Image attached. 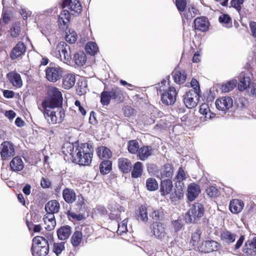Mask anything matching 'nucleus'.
I'll return each instance as SVG.
<instances>
[{
  "mask_svg": "<svg viewBox=\"0 0 256 256\" xmlns=\"http://www.w3.org/2000/svg\"><path fill=\"white\" fill-rule=\"evenodd\" d=\"M176 4L179 11L183 12L186 8V0H176Z\"/></svg>",
  "mask_w": 256,
  "mask_h": 256,
  "instance_id": "obj_60",
  "label": "nucleus"
},
{
  "mask_svg": "<svg viewBox=\"0 0 256 256\" xmlns=\"http://www.w3.org/2000/svg\"><path fill=\"white\" fill-rule=\"evenodd\" d=\"M76 64L78 66H83L86 62V55L84 52L80 51L74 56Z\"/></svg>",
  "mask_w": 256,
  "mask_h": 256,
  "instance_id": "obj_40",
  "label": "nucleus"
},
{
  "mask_svg": "<svg viewBox=\"0 0 256 256\" xmlns=\"http://www.w3.org/2000/svg\"><path fill=\"white\" fill-rule=\"evenodd\" d=\"M168 84L166 80L162 82L160 86V92H161V100L164 104L166 105L173 104L176 100L177 92L173 86H169L168 89H162L163 86ZM160 85V84H158Z\"/></svg>",
  "mask_w": 256,
  "mask_h": 256,
  "instance_id": "obj_6",
  "label": "nucleus"
},
{
  "mask_svg": "<svg viewBox=\"0 0 256 256\" xmlns=\"http://www.w3.org/2000/svg\"><path fill=\"white\" fill-rule=\"evenodd\" d=\"M233 100L229 96H224L217 99L216 101V108L220 110H226L232 106Z\"/></svg>",
  "mask_w": 256,
  "mask_h": 256,
  "instance_id": "obj_12",
  "label": "nucleus"
},
{
  "mask_svg": "<svg viewBox=\"0 0 256 256\" xmlns=\"http://www.w3.org/2000/svg\"><path fill=\"white\" fill-rule=\"evenodd\" d=\"M152 151L150 146H143L139 149L137 156L141 160H144L152 154Z\"/></svg>",
  "mask_w": 256,
  "mask_h": 256,
  "instance_id": "obj_25",
  "label": "nucleus"
},
{
  "mask_svg": "<svg viewBox=\"0 0 256 256\" xmlns=\"http://www.w3.org/2000/svg\"><path fill=\"white\" fill-rule=\"evenodd\" d=\"M50 97L45 98L42 106L44 109V115L50 118L52 124H60L65 117V111L61 106L62 102L61 92L56 88L48 90Z\"/></svg>",
  "mask_w": 256,
  "mask_h": 256,
  "instance_id": "obj_1",
  "label": "nucleus"
},
{
  "mask_svg": "<svg viewBox=\"0 0 256 256\" xmlns=\"http://www.w3.org/2000/svg\"><path fill=\"white\" fill-rule=\"evenodd\" d=\"M26 46L23 42H19L13 48L10 52V58L14 60L22 55L26 51Z\"/></svg>",
  "mask_w": 256,
  "mask_h": 256,
  "instance_id": "obj_21",
  "label": "nucleus"
},
{
  "mask_svg": "<svg viewBox=\"0 0 256 256\" xmlns=\"http://www.w3.org/2000/svg\"><path fill=\"white\" fill-rule=\"evenodd\" d=\"M200 192V188L198 184L193 183L188 187L186 196L190 201H192L198 196Z\"/></svg>",
  "mask_w": 256,
  "mask_h": 256,
  "instance_id": "obj_16",
  "label": "nucleus"
},
{
  "mask_svg": "<svg viewBox=\"0 0 256 256\" xmlns=\"http://www.w3.org/2000/svg\"><path fill=\"white\" fill-rule=\"evenodd\" d=\"M86 52L90 55H94L98 51V48L94 42H88L85 47Z\"/></svg>",
  "mask_w": 256,
  "mask_h": 256,
  "instance_id": "obj_48",
  "label": "nucleus"
},
{
  "mask_svg": "<svg viewBox=\"0 0 256 256\" xmlns=\"http://www.w3.org/2000/svg\"><path fill=\"white\" fill-rule=\"evenodd\" d=\"M20 26L18 22L14 23L11 28V36L12 37H17L20 33Z\"/></svg>",
  "mask_w": 256,
  "mask_h": 256,
  "instance_id": "obj_56",
  "label": "nucleus"
},
{
  "mask_svg": "<svg viewBox=\"0 0 256 256\" xmlns=\"http://www.w3.org/2000/svg\"><path fill=\"white\" fill-rule=\"evenodd\" d=\"M62 197L66 202L68 204H72L76 200V194L74 190L68 188L63 190Z\"/></svg>",
  "mask_w": 256,
  "mask_h": 256,
  "instance_id": "obj_28",
  "label": "nucleus"
},
{
  "mask_svg": "<svg viewBox=\"0 0 256 256\" xmlns=\"http://www.w3.org/2000/svg\"><path fill=\"white\" fill-rule=\"evenodd\" d=\"M64 242H54L53 244L52 250L57 256L60 254L64 250Z\"/></svg>",
  "mask_w": 256,
  "mask_h": 256,
  "instance_id": "obj_52",
  "label": "nucleus"
},
{
  "mask_svg": "<svg viewBox=\"0 0 256 256\" xmlns=\"http://www.w3.org/2000/svg\"><path fill=\"white\" fill-rule=\"evenodd\" d=\"M124 114L126 116H130L134 114V110L129 106H126L124 108Z\"/></svg>",
  "mask_w": 256,
  "mask_h": 256,
  "instance_id": "obj_63",
  "label": "nucleus"
},
{
  "mask_svg": "<svg viewBox=\"0 0 256 256\" xmlns=\"http://www.w3.org/2000/svg\"><path fill=\"white\" fill-rule=\"evenodd\" d=\"M46 225L45 228L50 231L54 229L56 225L54 216L52 214H46L43 218Z\"/></svg>",
  "mask_w": 256,
  "mask_h": 256,
  "instance_id": "obj_24",
  "label": "nucleus"
},
{
  "mask_svg": "<svg viewBox=\"0 0 256 256\" xmlns=\"http://www.w3.org/2000/svg\"><path fill=\"white\" fill-rule=\"evenodd\" d=\"M60 204L56 200H51L48 201L45 205V210L46 214H52L54 215L59 212L60 210Z\"/></svg>",
  "mask_w": 256,
  "mask_h": 256,
  "instance_id": "obj_18",
  "label": "nucleus"
},
{
  "mask_svg": "<svg viewBox=\"0 0 256 256\" xmlns=\"http://www.w3.org/2000/svg\"><path fill=\"white\" fill-rule=\"evenodd\" d=\"M146 186L148 190L154 191L158 189V184L154 178H148L146 182Z\"/></svg>",
  "mask_w": 256,
  "mask_h": 256,
  "instance_id": "obj_51",
  "label": "nucleus"
},
{
  "mask_svg": "<svg viewBox=\"0 0 256 256\" xmlns=\"http://www.w3.org/2000/svg\"><path fill=\"white\" fill-rule=\"evenodd\" d=\"M82 233L80 231H76L71 238V242L74 246H78L81 242Z\"/></svg>",
  "mask_w": 256,
  "mask_h": 256,
  "instance_id": "obj_47",
  "label": "nucleus"
},
{
  "mask_svg": "<svg viewBox=\"0 0 256 256\" xmlns=\"http://www.w3.org/2000/svg\"><path fill=\"white\" fill-rule=\"evenodd\" d=\"M93 153L92 145L88 143L82 144L77 147L74 162L80 165L88 166L92 162Z\"/></svg>",
  "mask_w": 256,
  "mask_h": 256,
  "instance_id": "obj_3",
  "label": "nucleus"
},
{
  "mask_svg": "<svg viewBox=\"0 0 256 256\" xmlns=\"http://www.w3.org/2000/svg\"><path fill=\"white\" fill-rule=\"evenodd\" d=\"M201 234L202 232L200 229H197L195 232L192 234V242L194 246H196L198 244Z\"/></svg>",
  "mask_w": 256,
  "mask_h": 256,
  "instance_id": "obj_55",
  "label": "nucleus"
},
{
  "mask_svg": "<svg viewBox=\"0 0 256 256\" xmlns=\"http://www.w3.org/2000/svg\"><path fill=\"white\" fill-rule=\"evenodd\" d=\"M77 38L78 36L76 32L74 30H69L68 32H66L64 38L67 42L70 44H73L76 42Z\"/></svg>",
  "mask_w": 256,
  "mask_h": 256,
  "instance_id": "obj_49",
  "label": "nucleus"
},
{
  "mask_svg": "<svg viewBox=\"0 0 256 256\" xmlns=\"http://www.w3.org/2000/svg\"><path fill=\"white\" fill-rule=\"evenodd\" d=\"M32 250L34 256H46L48 253L49 247H32Z\"/></svg>",
  "mask_w": 256,
  "mask_h": 256,
  "instance_id": "obj_41",
  "label": "nucleus"
},
{
  "mask_svg": "<svg viewBox=\"0 0 256 256\" xmlns=\"http://www.w3.org/2000/svg\"><path fill=\"white\" fill-rule=\"evenodd\" d=\"M220 22L226 28L232 26V21L230 17L227 14H222L218 18Z\"/></svg>",
  "mask_w": 256,
  "mask_h": 256,
  "instance_id": "obj_45",
  "label": "nucleus"
},
{
  "mask_svg": "<svg viewBox=\"0 0 256 256\" xmlns=\"http://www.w3.org/2000/svg\"><path fill=\"white\" fill-rule=\"evenodd\" d=\"M220 238L223 244L230 246L234 250H236L240 248L245 238L244 236L240 235L238 237L236 232L226 229L220 231Z\"/></svg>",
  "mask_w": 256,
  "mask_h": 256,
  "instance_id": "obj_2",
  "label": "nucleus"
},
{
  "mask_svg": "<svg viewBox=\"0 0 256 256\" xmlns=\"http://www.w3.org/2000/svg\"><path fill=\"white\" fill-rule=\"evenodd\" d=\"M70 13L67 10H63L58 16V22L60 26L64 28V26H67L70 21Z\"/></svg>",
  "mask_w": 256,
  "mask_h": 256,
  "instance_id": "obj_29",
  "label": "nucleus"
},
{
  "mask_svg": "<svg viewBox=\"0 0 256 256\" xmlns=\"http://www.w3.org/2000/svg\"><path fill=\"white\" fill-rule=\"evenodd\" d=\"M244 206L243 201L238 199H233L230 201L229 209L232 214H237L242 211Z\"/></svg>",
  "mask_w": 256,
  "mask_h": 256,
  "instance_id": "obj_17",
  "label": "nucleus"
},
{
  "mask_svg": "<svg viewBox=\"0 0 256 256\" xmlns=\"http://www.w3.org/2000/svg\"><path fill=\"white\" fill-rule=\"evenodd\" d=\"M52 236L49 234L46 238L41 236H37L34 237L32 240V247H49V242L52 240Z\"/></svg>",
  "mask_w": 256,
  "mask_h": 256,
  "instance_id": "obj_15",
  "label": "nucleus"
},
{
  "mask_svg": "<svg viewBox=\"0 0 256 256\" xmlns=\"http://www.w3.org/2000/svg\"><path fill=\"white\" fill-rule=\"evenodd\" d=\"M10 168L13 171H20L24 168V163L19 156L14 157L10 162Z\"/></svg>",
  "mask_w": 256,
  "mask_h": 256,
  "instance_id": "obj_27",
  "label": "nucleus"
},
{
  "mask_svg": "<svg viewBox=\"0 0 256 256\" xmlns=\"http://www.w3.org/2000/svg\"><path fill=\"white\" fill-rule=\"evenodd\" d=\"M244 2L242 0H231V5L232 6L235 8L236 10L240 12L242 8V4H243Z\"/></svg>",
  "mask_w": 256,
  "mask_h": 256,
  "instance_id": "obj_57",
  "label": "nucleus"
},
{
  "mask_svg": "<svg viewBox=\"0 0 256 256\" xmlns=\"http://www.w3.org/2000/svg\"><path fill=\"white\" fill-rule=\"evenodd\" d=\"M62 8H68L71 14H79L82 10V6L79 0H64Z\"/></svg>",
  "mask_w": 256,
  "mask_h": 256,
  "instance_id": "obj_10",
  "label": "nucleus"
},
{
  "mask_svg": "<svg viewBox=\"0 0 256 256\" xmlns=\"http://www.w3.org/2000/svg\"><path fill=\"white\" fill-rule=\"evenodd\" d=\"M7 77L13 86L20 88L22 86V82L20 74L12 72L7 74Z\"/></svg>",
  "mask_w": 256,
  "mask_h": 256,
  "instance_id": "obj_23",
  "label": "nucleus"
},
{
  "mask_svg": "<svg viewBox=\"0 0 256 256\" xmlns=\"http://www.w3.org/2000/svg\"><path fill=\"white\" fill-rule=\"evenodd\" d=\"M173 77L175 82L180 84L186 81V74L184 71L175 70L174 72Z\"/></svg>",
  "mask_w": 256,
  "mask_h": 256,
  "instance_id": "obj_37",
  "label": "nucleus"
},
{
  "mask_svg": "<svg viewBox=\"0 0 256 256\" xmlns=\"http://www.w3.org/2000/svg\"><path fill=\"white\" fill-rule=\"evenodd\" d=\"M176 188L174 193L170 194V198L172 202L180 200L184 196L183 188Z\"/></svg>",
  "mask_w": 256,
  "mask_h": 256,
  "instance_id": "obj_42",
  "label": "nucleus"
},
{
  "mask_svg": "<svg viewBox=\"0 0 256 256\" xmlns=\"http://www.w3.org/2000/svg\"><path fill=\"white\" fill-rule=\"evenodd\" d=\"M204 214V208L202 204L196 202L192 204L186 215L187 223H196L200 220Z\"/></svg>",
  "mask_w": 256,
  "mask_h": 256,
  "instance_id": "obj_5",
  "label": "nucleus"
},
{
  "mask_svg": "<svg viewBox=\"0 0 256 256\" xmlns=\"http://www.w3.org/2000/svg\"><path fill=\"white\" fill-rule=\"evenodd\" d=\"M244 252L250 255L256 254V236L246 243Z\"/></svg>",
  "mask_w": 256,
  "mask_h": 256,
  "instance_id": "obj_32",
  "label": "nucleus"
},
{
  "mask_svg": "<svg viewBox=\"0 0 256 256\" xmlns=\"http://www.w3.org/2000/svg\"><path fill=\"white\" fill-rule=\"evenodd\" d=\"M72 232L71 228L68 226L60 227L57 231L58 238L60 240L68 238Z\"/></svg>",
  "mask_w": 256,
  "mask_h": 256,
  "instance_id": "obj_33",
  "label": "nucleus"
},
{
  "mask_svg": "<svg viewBox=\"0 0 256 256\" xmlns=\"http://www.w3.org/2000/svg\"><path fill=\"white\" fill-rule=\"evenodd\" d=\"M62 74V69L58 66H50L46 70V78L50 82H56L61 78Z\"/></svg>",
  "mask_w": 256,
  "mask_h": 256,
  "instance_id": "obj_7",
  "label": "nucleus"
},
{
  "mask_svg": "<svg viewBox=\"0 0 256 256\" xmlns=\"http://www.w3.org/2000/svg\"><path fill=\"white\" fill-rule=\"evenodd\" d=\"M110 92L104 91L101 94L100 102L102 104L107 106L110 104L111 97H110Z\"/></svg>",
  "mask_w": 256,
  "mask_h": 256,
  "instance_id": "obj_53",
  "label": "nucleus"
},
{
  "mask_svg": "<svg viewBox=\"0 0 256 256\" xmlns=\"http://www.w3.org/2000/svg\"><path fill=\"white\" fill-rule=\"evenodd\" d=\"M186 179V176L184 171L182 168H179L177 174L174 180L176 181L175 184L176 188H184V184L183 180Z\"/></svg>",
  "mask_w": 256,
  "mask_h": 256,
  "instance_id": "obj_30",
  "label": "nucleus"
},
{
  "mask_svg": "<svg viewBox=\"0 0 256 256\" xmlns=\"http://www.w3.org/2000/svg\"><path fill=\"white\" fill-rule=\"evenodd\" d=\"M127 222L128 220L125 219L118 224L117 232L118 234L122 235L128 231Z\"/></svg>",
  "mask_w": 256,
  "mask_h": 256,
  "instance_id": "obj_54",
  "label": "nucleus"
},
{
  "mask_svg": "<svg viewBox=\"0 0 256 256\" xmlns=\"http://www.w3.org/2000/svg\"><path fill=\"white\" fill-rule=\"evenodd\" d=\"M52 54L60 59L64 63L70 62L72 55L70 46L64 42H60L53 48L51 52Z\"/></svg>",
  "mask_w": 256,
  "mask_h": 256,
  "instance_id": "obj_4",
  "label": "nucleus"
},
{
  "mask_svg": "<svg viewBox=\"0 0 256 256\" xmlns=\"http://www.w3.org/2000/svg\"><path fill=\"white\" fill-rule=\"evenodd\" d=\"M194 27L196 30L205 32L208 28L209 23L208 18L204 16L197 18L194 21Z\"/></svg>",
  "mask_w": 256,
  "mask_h": 256,
  "instance_id": "obj_19",
  "label": "nucleus"
},
{
  "mask_svg": "<svg viewBox=\"0 0 256 256\" xmlns=\"http://www.w3.org/2000/svg\"><path fill=\"white\" fill-rule=\"evenodd\" d=\"M221 245L218 242L210 240H206L202 243L200 246L201 251L204 252H216L220 249Z\"/></svg>",
  "mask_w": 256,
  "mask_h": 256,
  "instance_id": "obj_13",
  "label": "nucleus"
},
{
  "mask_svg": "<svg viewBox=\"0 0 256 256\" xmlns=\"http://www.w3.org/2000/svg\"><path fill=\"white\" fill-rule=\"evenodd\" d=\"M78 146L73 144H66L63 147V152L66 155L69 154L72 156L74 160H75V156H76V150Z\"/></svg>",
  "mask_w": 256,
  "mask_h": 256,
  "instance_id": "obj_34",
  "label": "nucleus"
},
{
  "mask_svg": "<svg viewBox=\"0 0 256 256\" xmlns=\"http://www.w3.org/2000/svg\"><path fill=\"white\" fill-rule=\"evenodd\" d=\"M112 100L121 102L123 98V93L122 90L118 87H114L109 91Z\"/></svg>",
  "mask_w": 256,
  "mask_h": 256,
  "instance_id": "obj_36",
  "label": "nucleus"
},
{
  "mask_svg": "<svg viewBox=\"0 0 256 256\" xmlns=\"http://www.w3.org/2000/svg\"><path fill=\"white\" fill-rule=\"evenodd\" d=\"M206 192L210 196L214 197L217 196L218 191L216 187L210 186L206 190Z\"/></svg>",
  "mask_w": 256,
  "mask_h": 256,
  "instance_id": "obj_58",
  "label": "nucleus"
},
{
  "mask_svg": "<svg viewBox=\"0 0 256 256\" xmlns=\"http://www.w3.org/2000/svg\"><path fill=\"white\" fill-rule=\"evenodd\" d=\"M1 157L2 160H6L13 156L15 154L14 144L10 142H4L1 144Z\"/></svg>",
  "mask_w": 256,
  "mask_h": 256,
  "instance_id": "obj_11",
  "label": "nucleus"
},
{
  "mask_svg": "<svg viewBox=\"0 0 256 256\" xmlns=\"http://www.w3.org/2000/svg\"><path fill=\"white\" fill-rule=\"evenodd\" d=\"M173 188V184L170 180H162L160 184V192L162 196H166L170 194Z\"/></svg>",
  "mask_w": 256,
  "mask_h": 256,
  "instance_id": "obj_20",
  "label": "nucleus"
},
{
  "mask_svg": "<svg viewBox=\"0 0 256 256\" xmlns=\"http://www.w3.org/2000/svg\"><path fill=\"white\" fill-rule=\"evenodd\" d=\"M3 95L6 98H11L14 96V92L12 90H4L3 91Z\"/></svg>",
  "mask_w": 256,
  "mask_h": 256,
  "instance_id": "obj_64",
  "label": "nucleus"
},
{
  "mask_svg": "<svg viewBox=\"0 0 256 256\" xmlns=\"http://www.w3.org/2000/svg\"><path fill=\"white\" fill-rule=\"evenodd\" d=\"M199 98V94L194 90H190L184 96V102L188 108H192L197 106Z\"/></svg>",
  "mask_w": 256,
  "mask_h": 256,
  "instance_id": "obj_8",
  "label": "nucleus"
},
{
  "mask_svg": "<svg viewBox=\"0 0 256 256\" xmlns=\"http://www.w3.org/2000/svg\"><path fill=\"white\" fill-rule=\"evenodd\" d=\"M136 218L138 220L146 222L148 220V212L146 206H142L136 212Z\"/></svg>",
  "mask_w": 256,
  "mask_h": 256,
  "instance_id": "obj_35",
  "label": "nucleus"
},
{
  "mask_svg": "<svg viewBox=\"0 0 256 256\" xmlns=\"http://www.w3.org/2000/svg\"><path fill=\"white\" fill-rule=\"evenodd\" d=\"M198 14V10L194 7H188L186 10L184 16L188 20L195 17Z\"/></svg>",
  "mask_w": 256,
  "mask_h": 256,
  "instance_id": "obj_50",
  "label": "nucleus"
},
{
  "mask_svg": "<svg viewBox=\"0 0 256 256\" xmlns=\"http://www.w3.org/2000/svg\"><path fill=\"white\" fill-rule=\"evenodd\" d=\"M236 84L237 80H230L222 84L220 89L224 92H228L232 90L236 86Z\"/></svg>",
  "mask_w": 256,
  "mask_h": 256,
  "instance_id": "obj_44",
  "label": "nucleus"
},
{
  "mask_svg": "<svg viewBox=\"0 0 256 256\" xmlns=\"http://www.w3.org/2000/svg\"><path fill=\"white\" fill-rule=\"evenodd\" d=\"M118 167L124 173L128 172L132 168L130 161L126 158H120L118 160Z\"/></svg>",
  "mask_w": 256,
  "mask_h": 256,
  "instance_id": "obj_31",
  "label": "nucleus"
},
{
  "mask_svg": "<svg viewBox=\"0 0 256 256\" xmlns=\"http://www.w3.org/2000/svg\"><path fill=\"white\" fill-rule=\"evenodd\" d=\"M143 172V164L142 162H138L135 163L132 172V176L138 178L142 175Z\"/></svg>",
  "mask_w": 256,
  "mask_h": 256,
  "instance_id": "obj_39",
  "label": "nucleus"
},
{
  "mask_svg": "<svg viewBox=\"0 0 256 256\" xmlns=\"http://www.w3.org/2000/svg\"><path fill=\"white\" fill-rule=\"evenodd\" d=\"M252 75L248 70H245L240 73L239 76L240 82L238 89L240 91H244L250 86Z\"/></svg>",
  "mask_w": 256,
  "mask_h": 256,
  "instance_id": "obj_9",
  "label": "nucleus"
},
{
  "mask_svg": "<svg viewBox=\"0 0 256 256\" xmlns=\"http://www.w3.org/2000/svg\"><path fill=\"white\" fill-rule=\"evenodd\" d=\"M210 110L208 106L206 104H204L200 106L199 112L203 115H206L208 114Z\"/></svg>",
  "mask_w": 256,
  "mask_h": 256,
  "instance_id": "obj_62",
  "label": "nucleus"
},
{
  "mask_svg": "<svg viewBox=\"0 0 256 256\" xmlns=\"http://www.w3.org/2000/svg\"><path fill=\"white\" fill-rule=\"evenodd\" d=\"M62 81V84L64 88L68 90L72 88L75 84V76L72 74H66L64 76Z\"/></svg>",
  "mask_w": 256,
  "mask_h": 256,
  "instance_id": "obj_26",
  "label": "nucleus"
},
{
  "mask_svg": "<svg viewBox=\"0 0 256 256\" xmlns=\"http://www.w3.org/2000/svg\"><path fill=\"white\" fill-rule=\"evenodd\" d=\"M96 154L100 158H109L112 156L110 149L105 146H100L96 149Z\"/></svg>",
  "mask_w": 256,
  "mask_h": 256,
  "instance_id": "obj_38",
  "label": "nucleus"
},
{
  "mask_svg": "<svg viewBox=\"0 0 256 256\" xmlns=\"http://www.w3.org/2000/svg\"><path fill=\"white\" fill-rule=\"evenodd\" d=\"M172 174V167L169 164H166L157 172L156 176L158 178L162 179L165 178H171Z\"/></svg>",
  "mask_w": 256,
  "mask_h": 256,
  "instance_id": "obj_22",
  "label": "nucleus"
},
{
  "mask_svg": "<svg viewBox=\"0 0 256 256\" xmlns=\"http://www.w3.org/2000/svg\"><path fill=\"white\" fill-rule=\"evenodd\" d=\"M140 146L138 142L136 140H130L128 144V152L132 154H138Z\"/></svg>",
  "mask_w": 256,
  "mask_h": 256,
  "instance_id": "obj_46",
  "label": "nucleus"
},
{
  "mask_svg": "<svg viewBox=\"0 0 256 256\" xmlns=\"http://www.w3.org/2000/svg\"><path fill=\"white\" fill-rule=\"evenodd\" d=\"M153 234L156 238L162 239L166 234V230L162 224L158 222H154L150 226Z\"/></svg>",
  "mask_w": 256,
  "mask_h": 256,
  "instance_id": "obj_14",
  "label": "nucleus"
},
{
  "mask_svg": "<svg viewBox=\"0 0 256 256\" xmlns=\"http://www.w3.org/2000/svg\"><path fill=\"white\" fill-rule=\"evenodd\" d=\"M190 86L192 88V90H194V91H196L197 93L199 94L200 92V88L198 82L194 78H192L190 82Z\"/></svg>",
  "mask_w": 256,
  "mask_h": 256,
  "instance_id": "obj_61",
  "label": "nucleus"
},
{
  "mask_svg": "<svg viewBox=\"0 0 256 256\" xmlns=\"http://www.w3.org/2000/svg\"><path fill=\"white\" fill-rule=\"evenodd\" d=\"M172 226L176 232L180 230L183 227V223L182 220H176L172 222Z\"/></svg>",
  "mask_w": 256,
  "mask_h": 256,
  "instance_id": "obj_59",
  "label": "nucleus"
},
{
  "mask_svg": "<svg viewBox=\"0 0 256 256\" xmlns=\"http://www.w3.org/2000/svg\"><path fill=\"white\" fill-rule=\"evenodd\" d=\"M112 162L109 160H104L100 166V171L102 174H108L112 168Z\"/></svg>",
  "mask_w": 256,
  "mask_h": 256,
  "instance_id": "obj_43",
  "label": "nucleus"
}]
</instances>
